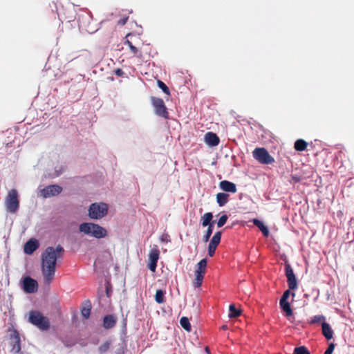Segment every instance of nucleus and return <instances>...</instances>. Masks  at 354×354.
<instances>
[{
	"instance_id": "4c0bfd02",
	"label": "nucleus",
	"mask_w": 354,
	"mask_h": 354,
	"mask_svg": "<svg viewBox=\"0 0 354 354\" xmlns=\"http://www.w3.org/2000/svg\"><path fill=\"white\" fill-rule=\"evenodd\" d=\"M128 19H129V17H123V18L120 19L118 21V24H120V25H121V26H124V24H126V23L127 22Z\"/></svg>"
},
{
	"instance_id": "a211bd4d",
	"label": "nucleus",
	"mask_w": 354,
	"mask_h": 354,
	"mask_svg": "<svg viewBox=\"0 0 354 354\" xmlns=\"http://www.w3.org/2000/svg\"><path fill=\"white\" fill-rule=\"evenodd\" d=\"M322 331L323 335L326 339L330 340L333 338V330L329 324L326 323V322L322 323Z\"/></svg>"
},
{
	"instance_id": "2eb2a0df",
	"label": "nucleus",
	"mask_w": 354,
	"mask_h": 354,
	"mask_svg": "<svg viewBox=\"0 0 354 354\" xmlns=\"http://www.w3.org/2000/svg\"><path fill=\"white\" fill-rule=\"evenodd\" d=\"M39 247V241L35 239H30L24 245V252L26 254H32Z\"/></svg>"
},
{
	"instance_id": "f03ea898",
	"label": "nucleus",
	"mask_w": 354,
	"mask_h": 354,
	"mask_svg": "<svg viewBox=\"0 0 354 354\" xmlns=\"http://www.w3.org/2000/svg\"><path fill=\"white\" fill-rule=\"evenodd\" d=\"M79 230L86 234H90L95 238L101 239L107 236L106 230L93 223H83L80 224Z\"/></svg>"
},
{
	"instance_id": "dca6fc26",
	"label": "nucleus",
	"mask_w": 354,
	"mask_h": 354,
	"mask_svg": "<svg viewBox=\"0 0 354 354\" xmlns=\"http://www.w3.org/2000/svg\"><path fill=\"white\" fill-rule=\"evenodd\" d=\"M204 139L205 142L210 147L217 146L220 142L218 136L211 131L205 133Z\"/></svg>"
},
{
	"instance_id": "39448f33",
	"label": "nucleus",
	"mask_w": 354,
	"mask_h": 354,
	"mask_svg": "<svg viewBox=\"0 0 354 354\" xmlns=\"http://www.w3.org/2000/svg\"><path fill=\"white\" fill-rule=\"evenodd\" d=\"M108 213V205L105 203H92L88 209V216L92 219H100Z\"/></svg>"
},
{
	"instance_id": "7ed1b4c3",
	"label": "nucleus",
	"mask_w": 354,
	"mask_h": 354,
	"mask_svg": "<svg viewBox=\"0 0 354 354\" xmlns=\"http://www.w3.org/2000/svg\"><path fill=\"white\" fill-rule=\"evenodd\" d=\"M28 321L42 330H46L50 328L49 319L37 310H32L29 313Z\"/></svg>"
},
{
	"instance_id": "b1692460",
	"label": "nucleus",
	"mask_w": 354,
	"mask_h": 354,
	"mask_svg": "<svg viewBox=\"0 0 354 354\" xmlns=\"http://www.w3.org/2000/svg\"><path fill=\"white\" fill-rule=\"evenodd\" d=\"M253 223L254 225L259 227V229L262 232L264 236H268L269 235V230L268 227H266L261 221L254 218L253 220Z\"/></svg>"
},
{
	"instance_id": "f704fd0d",
	"label": "nucleus",
	"mask_w": 354,
	"mask_h": 354,
	"mask_svg": "<svg viewBox=\"0 0 354 354\" xmlns=\"http://www.w3.org/2000/svg\"><path fill=\"white\" fill-rule=\"evenodd\" d=\"M109 346H110L109 342H104L98 348L99 352L100 353L106 352L109 350Z\"/></svg>"
},
{
	"instance_id": "79ce46f5",
	"label": "nucleus",
	"mask_w": 354,
	"mask_h": 354,
	"mask_svg": "<svg viewBox=\"0 0 354 354\" xmlns=\"http://www.w3.org/2000/svg\"><path fill=\"white\" fill-rule=\"evenodd\" d=\"M292 178L295 181V182H299L300 180V178L296 176H292Z\"/></svg>"
},
{
	"instance_id": "aec40b11",
	"label": "nucleus",
	"mask_w": 354,
	"mask_h": 354,
	"mask_svg": "<svg viewBox=\"0 0 354 354\" xmlns=\"http://www.w3.org/2000/svg\"><path fill=\"white\" fill-rule=\"evenodd\" d=\"M116 324V319L113 315H106L104 317L103 326L108 329L113 328Z\"/></svg>"
},
{
	"instance_id": "bb28decb",
	"label": "nucleus",
	"mask_w": 354,
	"mask_h": 354,
	"mask_svg": "<svg viewBox=\"0 0 354 354\" xmlns=\"http://www.w3.org/2000/svg\"><path fill=\"white\" fill-rule=\"evenodd\" d=\"M181 326L187 331H191V324L187 317H183L180 320Z\"/></svg>"
},
{
	"instance_id": "9d476101",
	"label": "nucleus",
	"mask_w": 354,
	"mask_h": 354,
	"mask_svg": "<svg viewBox=\"0 0 354 354\" xmlns=\"http://www.w3.org/2000/svg\"><path fill=\"white\" fill-rule=\"evenodd\" d=\"M285 274L287 278V283L290 290H295L297 289V281L294 274L293 270L290 263H285Z\"/></svg>"
},
{
	"instance_id": "ea45409f",
	"label": "nucleus",
	"mask_w": 354,
	"mask_h": 354,
	"mask_svg": "<svg viewBox=\"0 0 354 354\" xmlns=\"http://www.w3.org/2000/svg\"><path fill=\"white\" fill-rule=\"evenodd\" d=\"M106 294L108 297H111V290L108 286L106 287Z\"/></svg>"
},
{
	"instance_id": "f3484780",
	"label": "nucleus",
	"mask_w": 354,
	"mask_h": 354,
	"mask_svg": "<svg viewBox=\"0 0 354 354\" xmlns=\"http://www.w3.org/2000/svg\"><path fill=\"white\" fill-rule=\"evenodd\" d=\"M220 188L227 192L236 193L237 191L236 185L230 181L224 180L219 183Z\"/></svg>"
},
{
	"instance_id": "f8f14e48",
	"label": "nucleus",
	"mask_w": 354,
	"mask_h": 354,
	"mask_svg": "<svg viewBox=\"0 0 354 354\" xmlns=\"http://www.w3.org/2000/svg\"><path fill=\"white\" fill-rule=\"evenodd\" d=\"M62 191V187L57 185H51L46 186L40 190V195L44 198L55 196L59 194Z\"/></svg>"
},
{
	"instance_id": "20e7f679",
	"label": "nucleus",
	"mask_w": 354,
	"mask_h": 354,
	"mask_svg": "<svg viewBox=\"0 0 354 354\" xmlns=\"http://www.w3.org/2000/svg\"><path fill=\"white\" fill-rule=\"evenodd\" d=\"M5 205L7 212L12 214L17 212L19 207V200L17 189H12L8 192L5 198Z\"/></svg>"
},
{
	"instance_id": "a18cd8bd",
	"label": "nucleus",
	"mask_w": 354,
	"mask_h": 354,
	"mask_svg": "<svg viewBox=\"0 0 354 354\" xmlns=\"http://www.w3.org/2000/svg\"><path fill=\"white\" fill-rule=\"evenodd\" d=\"M205 351L208 353V354H209V350L208 347L205 348Z\"/></svg>"
},
{
	"instance_id": "72a5a7b5",
	"label": "nucleus",
	"mask_w": 354,
	"mask_h": 354,
	"mask_svg": "<svg viewBox=\"0 0 354 354\" xmlns=\"http://www.w3.org/2000/svg\"><path fill=\"white\" fill-rule=\"evenodd\" d=\"M81 313L82 317H84L85 319H88L91 313V306H88L87 307H84L81 310Z\"/></svg>"
},
{
	"instance_id": "f257e3e1",
	"label": "nucleus",
	"mask_w": 354,
	"mask_h": 354,
	"mask_svg": "<svg viewBox=\"0 0 354 354\" xmlns=\"http://www.w3.org/2000/svg\"><path fill=\"white\" fill-rule=\"evenodd\" d=\"M64 248L58 245L56 248L48 247L41 254V271L44 282L50 284L54 279L57 260L62 257Z\"/></svg>"
},
{
	"instance_id": "9b49d317",
	"label": "nucleus",
	"mask_w": 354,
	"mask_h": 354,
	"mask_svg": "<svg viewBox=\"0 0 354 354\" xmlns=\"http://www.w3.org/2000/svg\"><path fill=\"white\" fill-rule=\"evenodd\" d=\"M160 257V250L158 248L157 245H154L153 248H152L149 254V262L147 264L148 268L151 272H156V267H157V262Z\"/></svg>"
},
{
	"instance_id": "4be33fe9",
	"label": "nucleus",
	"mask_w": 354,
	"mask_h": 354,
	"mask_svg": "<svg viewBox=\"0 0 354 354\" xmlns=\"http://www.w3.org/2000/svg\"><path fill=\"white\" fill-rule=\"evenodd\" d=\"M213 218V214L212 212L205 213L201 217V224L203 227L209 226V225H214V221L212 222Z\"/></svg>"
},
{
	"instance_id": "c9c22d12",
	"label": "nucleus",
	"mask_w": 354,
	"mask_h": 354,
	"mask_svg": "<svg viewBox=\"0 0 354 354\" xmlns=\"http://www.w3.org/2000/svg\"><path fill=\"white\" fill-rule=\"evenodd\" d=\"M290 290H290V289L286 290L283 292V295H282V297H281V299H280V300H282L283 301H288V299L289 298V297H290V294L292 295V297H295V294L294 292H292V293H291Z\"/></svg>"
},
{
	"instance_id": "423d86ee",
	"label": "nucleus",
	"mask_w": 354,
	"mask_h": 354,
	"mask_svg": "<svg viewBox=\"0 0 354 354\" xmlns=\"http://www.w3.org/2000/svg\"><path fill=\"white\" fill-rule=\"evenodd\" d=\"M253 157L260 163L270 165L274 162V158L263 147L256 148L253 152Z\"/></svg>"
},
{
	"instance_id": "412c9836",
	"label": "nucleus",
	"mask_w": 354,
	"mask_h": 354,
	"mask_svg": "<svg viewBox=\"0 0 354 354\" xmlns=\"http://www.w3.org/2000/svg\"><path fill=\"white\" fill-rule=\"evenodd\" d=\"M229 201V194L220 192L216 194V202L220 207L224 206Z\"/></svg>"
},
{
	"instance_id": "6ab92c4d",
	"label": "nucleus",
	"mask_w": 354,
	"mask_h": 354,
	"mask_svg": "<svg viewBox=\"0 0 354 354\" xmlns=\"http://www.w3.org/2000/svg\"><path fill=\"white\" fill-rule=\"evenodd\" d=\"M279 305L281 310L285 313V315L289 317L292 315V310L290 307V304L288 301H279Z\"/></svg>"
},
{
	"instance_id": "a19ab883",
	"label": "nucleus",
	"mask_w": 354,
	"mask_h": 354,
	"mask_svg": "<svg viewBox=\"0 0 354 354\" xmlns=\"http://www.w3.org/2000/svg\"><path fill=\"white\" fill-rule=\"evenodd\" d=\"M124 45H127L129 46V48H130L131 46H132L133 44V42L129 40V39H127L125 41H124Z\"/></svg>"
},
{
	"instance_id": "c85d7f7f",
	"label": "nucleus",
	"mask_w": 354,
	"mask_h": 354,
	"mask_svg": "<svg viewBox=\"0 0 354 354\" xmlns=\"http://www.w3.org/2000/svg\"><path fill=\"white\" fill-rule=\"evenodd\" d=\"M213 225H209V226L207 227L205 234L203 236V241L205 242H207L209 240V238L213 232Z\"/></svg>"
},
{
	"instance_id": "1a4fd4ad",
	"label": "nucleus",
	"mask_w": 354,
	"mask_h": 354,
	"mask_svg": "<svg viewBox=\"0 0 354 354\" xmlns=\"http://www.w3.org/2000/svg\"><path fill=\"white\" fill-rule=\"evenodd\" d=\"M151 103L154 107L155 113L156 115L164 118H168L169 113L162 99L152 97Z\"/></svg>"
},
{
	"instance_id": "4468645a",
	"label": "nucleus",
	"mask_w": 354,
	"mask_h": 354,
	"mask_svg": "<svg viewBox=\"0 0 354 354\" xmlns=\"http://www.w3.org/2000/svg\"><path fill=\"white\" fill-rule=\"evenodd\" d=\"M24 290L28 293H34L37 290V281L30 277H26L23 281Z\"/></svg>"
},
{
	"instance_id": "e433bc0d",
	"label": "nucleus",
	"mask_w": 354,
	"mask_h": 354,
	"mask_svg": "<svg viewBox=\"0 0 354 354\" xmlns=\"http://www.w3.org/2000/svg\"><path fill=\"white\" fill-rule=\"evenodd\" d=\"M335 348V344L334 343H330L328 345V348L324 352V354H332Z\"/></svg>"
},
{
	"instance_id": "cd10ccee",
	"label": "nucleus",
	"mask_w": 354,
	"mask_h": 354,
	"mask_svg": "<svg viewBox=\"0 0 354 354\" xmlns=\"http://www.w3.org/2000/svg\"><path fill=\"white\" fill-rule=\"evenodd\" d=\"M159 88L167 95H170V91L168 86L161 80L157 82Z\"/></svg>"
},
{
	"instance_id": "2f4dec72",
	"label": "nucleus",
	"mask_w": 354,
	"mask_h": 354,
	"mask_svg": "<svg viewBox=\"0 0 354 354\" xmlns=\"http://www.w3.org/2000/svg\"><path fill=\"white\" fill-rule=\"evenodd\" d=\"M325 322V317L323 316V315H315L314 316L311 321H310V324H317V323H320V322Z\"/></svg>"
},
{
	"instance_id": "0eeeda50",
	"label": "nucleus",
	"mask_w": 354,
	"mask_h": 354,
	"mask_svg": "<svg viewBox=\"0 0 354 354\" xmlns=\"http://www.w3.org/2000/svg\"><path fill=\"white\" fill-rule=\"evenodd\" d=\"M207 260L206 259H201L196 265L195 270V279L193 281V285L195 288H198L201 286L204 276L206 272Z\"/></svg>"
},
{
	"instance_id": "c03bdc74",
	"label": "nucleus",
	"mask_w": 354,
	"mask_h": 354,
	"mask_svg": "<svg viewBox=\"0 0 354 354\" xmlns=\"http://www.w3.org/2000/svg\"><path fill=\"white\" fill-rule=\"evenodd\" d=\"M222 329H223V330H225V329H227V326L223 325V326H222Z\"/></svg>"
},
{
	"instance_id": "ddd939ff",
	"label": "nucleus",
	"mask_w": 354,
	"mask_h": 354,
	"mask_svg": "<svg viewBox=\"0 0 354 354\" xmlns=\"http://www.w3.org/2000/svg\"><path fill=\"white\" fill-rule=\"evenodd\" d=\"M221 234L222 232L218 231L212 236L208 245V254L209 257H213L214 255L216 249L221 242Z\"/></svg>"
},
{
	"instance_id": "7c9ffc66",
	"label": "nucleus",
	"mask_w": 354,
	"mask_h": 354,
	"mask_svg": "<svg viewBox=\"0 0 354 354\" xmlns=\"http://www.w3.org/2000/svg\"><path fill=\"white\" fill-rule=\"evenodd\" d=\"M130 50L134 57H137L140 59L142 58V53L140 51H139L138 48L137 47H136L134 45L131 46Z\"/></svg>"
},
{
	"instance_id": "473e14b6",
	"label": "nucleus",
	"mask_w": 354,
	"mask_h": 354,
	"mask_svg": "<svg viewBox=\"0 0 354 354\" xmlns=\"http://www.w3.org/2000/svg\"><path fill=\"white\" fill-rule=\"evenodd\" d=\"M227 218H228V217L226 214H223L219 218L218 221H217V227H223L226 223Z\"/></svg>"
},
{
	"instance_id": "5701e85b",
	"label": "nucleus",
	"mask_w": 354,
	"mask_h": 354,
	"mask_svg": "<svg viewBox=\"0 0 354 354\" xmlns=\"http://www.w3.org/2000/svg\"><path fill=\"white\" fill-rule=\"evenodd\" d=\"M308 143L303 139H298L295 141L294 148L297 151H303L306 150Z\"/></svg>"
},
{
	"instance_id": "37998d69",
	"label": "nucleus",
	"mask_w": 354,
	"mask_h": 354,
	"mask_svg": "<svg viewBox=\"0 0 354 354\" xmlns=\"http://www.w3.org/2000/svg\"><path fill=\"white\" fill-rule=\"evenodd\" d=\"M135 37V36H134V35H133L132 34H128V35H127V37Z\"/></svg>"
},
{
	"instance_id": "c756f323",
	"label": "nucleus",
	"mask_w": 354,
	"mask_h": 354,
	"mask_svg": "<svg viewBox=\"0 0 354 354\" xmlns=\"http://www.w3.org/2000/svg\"><path fill=\"white\" fill-rule=\"evenodd\" d=\"M293 354H310L308 350L304 346L296 347Z\"/></svg>"
},
{
	"instance_id": "58836bf2",
	"label": "nucleus",
	"mask_w": 354,
	"mask_h": 354,
	"mask_svg": "<svg viewBox=\"0 0 354 354\" xmlns=\"http://www.w3.org/2000/svg\"><path fill=\"white\" fill-rule=\"evenodd\" d=\"M115 74L118 76V77H122L124 74V71L121 69V68H117L115 71Z\"/></svg>"
},
{
	"instance_id": "a878e982",
	"label": "nucleus",
	"mask_w": 354,
	"mask_h": 354,
	"mask_svg": "<svg viewBox=\"0 0 354 354\" xmlns=\"http://www.w3.org/2000/svg\"><path fill=\"white\" fill-rule=\"evenodd\" d=\"M155 300L158 304L165 302V292L162 290H157L155 295Z\"/></svg>"
},
{
	"instance_id": "393cba45",
	"label": "nucleus",
	"mask_w": 354,
	"mask_h": 354,
	"mask_svg": "<svg viewBox=\"0 0 354 354\" xmlns=\"http://www.w3.org/2000/svg\"><path fill=\"white\" fill-rule=\"evenodd\" d=\"M241 315V310L236 308L234 304H230L229 306V317L236 318Z\"/></svg>"
},
{
	"instance_id": "6e6552de",
	"label": "nucleus",
	"mask_w": 354,
	"mask_h": 354,
	"mask_svg": "<svg viewBox=\"0 0 354 354\" xmlns=\"http://www.w3.org/2000/svg\"><path fill=\"white\" fill-rule=\"evenodd\" d=\"M10 333L9 335L10 345L11 346V352L13 353H18L21 351V340L19 332L13 328L8 329Z\"/></svg>"
}]
</instances>
